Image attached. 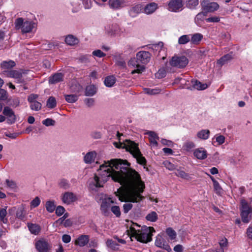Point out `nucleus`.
<instances>
[{
    "instance_id": "1",
    "label": "nucleus",
    "mask_w": 252,
    "mask_h": 252,
    "mask_svg": "<svg viewBox=\"0 0 252 252\" xmlns=\"http://www.w3.org/2000/svg\"><path fill=\"white\" fill-rule=\"evenodd\" d=\"M130 164L126 160L122 159H111L105 164L100 166L98 174L94 177V185L96 187H102L111 177L112 179L119 183L128 190L125 196L123 205V212L127 214L132 208L131 202H138L144 197L141 193L144 191L145 185L140 175L135 170L130 168Z\"/></svg>"
},
{
    "instance_id": "2",
    "label": "nucleus",
    "mask_w": 252,
    "mask_h": 252,
    "mask_svg": "<svg viewBox=\"0 0 252 252\" xmlns=\"http://www.w3.org/2000/svg\"><path fill=\"white\" fill-rule=\"evenodd\" d=\"M127 232L131 240L132 237H134L140 242L147 243L152 241V233L155 230L153 227L143 226L141 229H136L134 226H131Z\"/></svg>"
},
{
    "instance_id": "3",
    "label": "nucleus",
    "mask_w": 252,
    "mask_h": 252,
    "mask_svg": "<svg viewBox=\"0 0 252 252\" xmlns=\"http://www.w3.org/2000/svg\"><path fill=\"white\" fill-rule=\"evenodd\" d=\"M114 144L117 148H124L126 151L130 152L139 164L144 165L146 163V158L141 154L138 145L134 142L126 139L123 143L120 141L119 143L114 142Z\"/></svg>"
},
{
    "instance_id": "4",
    "label": "nucleus",
    "mask_w": 252,
    "mask_h": 252,
    "mask_svg": "<svg viewBox=\"0 0 252 252\" xmlns=\"http://www.w3.org/2000/svg\"><path fill=\"white\" fill-rule=\"evenodd\" d=\"M240 210L243 222L248 223L252 218V207L244 199H242L241 200Z\"/></svg>"
},
{
    "instance_id": "5",
    "label": "nucleus",
    "mask_w": 252,
    "mask_h": 252,
    "mask_svg": "<svg viewBox=\"0 0 252 252\" xmlns=\"http://www.w3.org/2000/svg\"><path fill=\"white\" fill-rule=\"evenodd\" d=\"M188 63L189 60L185 56H174L169 61V64L171 66L178 68L185 67Z\"/></svg>"
},
{
    "instance_id": "6",
    "label": "nucleus",
    "mask_w": 252,
    "mask_h": 252,
    "mask_svg": "<svg viewBox=\"0 0 252 252\" xmlns=\"http://www.w3.org/2000/svg\"><path fill=\"white\" fill-rule=\"evenodd\" d=\"M8 213L12 215L15 213L16 217L18 219L25 221V218H26V213L24 207L23 205H21L18 207H13L8 210Z\"/></svg>"
},
{
    "instance_id": "7",
    "label": "nucleus",
    "mask_w": 252,
    "mask_h": 252,
    "mask_svg": "<svg viewBox=\"0 0 252 252\" xmlns=\"http://www.w3.org/2000/svg\"><path fill=\"white\" fill-rule=\"evenodd\" d=\"M200 5L202 10L207 14L208 12H212L217 10L219 7V5L217 2H210L209 0H203L201 1Z\"/></svg>"
},
{
    "instance_id": "8",
    "label": "nucleus",
    "mask_w": 252,
    "mask_h": 252,
    "mask_svg": "<svg viewBox=\"0 0 252 252\" xmlns=\"http://www.w3.org/2000/svg\"><path fill=\"white\" fill-rule=\"evenodd\" d=\"M113 203L114 202L110 198H105L102 199L100 209L103 215L105 216H109L110 214V211L112 206L111 204Z\"/></svg>"
},
{
    "instance_id": "9",
    "label": "nucleus",
    "mask_w": 252,
    "mask_h": 252,
    "mask_svg": "<svg viewBox=\"0 0 252 252\" xmlns=\"http://www.w3.org/2000/svg\"><path fill=\"white\" fill-rule=\"evenodd\" d=\"M2 113L6 118V122L9 125L14 124L16 121V116L13 110L8 106L4 107Z\"/></svg>"
},
{
    "instance_id": "10",
    "label": "nucleus",
    "mask_w": 252,
    "mask_h": 252,
    "mask_svg": "<svg viewBox=\"0 0 252 252\" xmlns=\"http://www.w3.org/2000/svg\"><path fill=\"white\" fill-rule=\"evenodd\" d=\"M35 247L38 252H51L52 246L44 239L36 241Z\"/></svg>"
},
{
    "instance_id": "11",
    "label": "nucleus",
    "mask_w": 252,
    "mask_h": 252,
    "mask_svg": "<svg viewBox=\"0 0 252 252\" xmlns=\"http://www.w3.org/2000/svg\"><path fill=\"white\" fill-rule=\"evenodd\" d=\"M140 62L138 61L137 58H133L130 60L128 63L129 66H132L136 69L131 71V74L141 73L145 69V67L144 65L139 64Z\"/></svg>"
},
{
    "instance_id": "12",
    "label": "nucleus",
    "mask_w": 252,
    "mask_h": 252,
    "mask_svg": "<svg viewBox=\"0 0 252 252\" xmlns=\"http://www.w3.org/2000/svg\"><path fill=\"white\" fill-rule=\"evenodd\" d=\"M151 54L147 51H141L136 54V58L138 61L142 64H147L151 59Z\"/></svg>"
},
{
    "instance_id": "13",
    "label": "nucleus",
    "mask_w": 252,
    "mask_h": 252,
    "mask_svg": "<svg viewBox=\"0 0 252 252\" xmlns=\"http://www.w3.org/2000/svg\"><path fill=\"white\" fill-rule=\"evenodd\" d=\"M168 9L172 12H177L183 6L182 0H171L168 2Z\"/></svg>"
},
{
    "instance_id": "14",
    "label": "nucleus",
    "mask_w": 252,
    "mask_h": 252,
    "mask_svg": "<svg viewBox=\"0 0 252 252\" xmlns=\"http://www.w3.org/2000/svg\"><path fill=\"white\" fill-rule=\"evenodd\" d=\"M108 4L113 9H120L126 6V0H109Z\"/></svg>"
},
{
    "instance_id": "15",
    "label": "nucleus",
    "mask_w": 252,
    "mask_h": 252,
    "mask_svg": "<svg viewBox=\"0 0 252 252\" xmlns=\"http://www.w3.org/2000/svg\"><path fill=\"white\" fill-rule=\"evenodd\" d=\"M143 9V8L141 4L134 5L128 10L129 15L131 17L134 18L142 11Z\"/></svg>"
},
{
    "instance_id": "16",
    "label": "nucleus",
    "mask_w": 252,
    "mask_h": 252,
    "mask_svg": "<svg viewBox=\"0 0 252 252\" xmlns=\"http://www.w3.org/2000/svg\"><path fill=\"white\" fill-rule=\"evenodd\" d=\"M62 199L63 203L69 204L76 200V197L72 192H66L63 194Z\"/></svg>"
},
{
    "instance_id": "17",
    "label": "nucleus",
    "mask_w": 252,
    "mask_h": 252,
    "mask_svg": "<svg viewBox=\"0 0 252 252\" xmlns=\"http://www.w3.org/2000/svg\"><path fill=\"white\" fill-rule=\"evenodd\" d=\"M193 155L198 159H204L207 157L206 150L202 147L195 149Z\"/></svg>"
},
{
    "instance_id": "18",
    "label": "nucleus",
    "mask_w": 252,
    "mask_h": 252,
    "mask_svg": "<svg viewBox=\"0 0 252 252\" xmlns=\"http://www.w3.org/2000/svg\"><path fill=\"white\" fill-rule=\"evenodd\" d=\"M89 241V236L87 235L79 236L75 241V244L81 247L85 246Z\"/></svg>"
},
{
    "instance_id": "19",
    "label": "nucleus",
    "mask_w": 252,
    "mask_h": 252,
    "mask_svg": "<svg viewBox=\"0 0 252 252\" xmlns=\"http://www.w3.org/2000/svg\"><path fill=\"white\" fill-rule=\"evenodd\" d=\"M34 27L35 23L33 22L26 20L24 22L21 31L23 33L30 32Z\"/></svg>"
},
{
    "instance_id": "20",
    "label": "nucleus",
    "mask_w": 252,
    "mask_h": 252,
    "mask_svg": "<svg viewBox=\"0 0 252 252\" xmlns=\"http://www.w3.org/2000/svg\"><path fill=\"white\" fill-rule=\"evenodd\" d=\"M64 75L62 73H56L50 77L49 83L51 84H55L62 82L63 80Z\"/></svg>"
},
{
    "instance_id": "21",
    "label": "nucleus",
    "mask_w": 252,
    "mask_h": 252,
    "mask_svg": "<svg viewBox=\"0 0 252 252\" xmlns=\"http://www.w3.org/2000/svg\"><path fill=\"white\" fill-rule=\"evenodd\" d=\"M158 8V4L155 2H151L146 5L144 8V12L147 14H151Z\"/></svg>"
},
{
    "instance_id": "22",
    "label": "nucleus",
    "mask_w": 252,
    "mask_h": 252,
    "mask_svg": "<svg viewBox=\"0 0 252 252\" xmlns=\"http://www.w3.org/2000/svg\"><path fill=\"white\" fill-rule=\"evenodd\" d=\"M65 43L70 46L77 45L79 42V40L78 38L72 34H69L66 36L65 39Z\"/></svg>"
},
{
    "instance_id": "23",
    "label": "nucleus",
    "mask_w": 252,
    "mask_h": 252,
    "mask_svg": "<svg viewBox=\"0 0 252 252\" xmlns=\"http://www.w3.org/2000/svg\"><path fill=\"white\" fill-rule=\"evenodd\" d=\"M96 154L94 151L88 152L84 157V161L86 163H91L94 161Z\"/></svg>"
},
{
    "instance_id": "24",
    "label": "nucleus",
    "mask_w": 252,
    "mask_h": 252,
    "mask_svg": "<svg viewBox=\"0 0 252 252\" xmlns=\"http://www.w3.org/2000/svg\"><path fill=\"white\" fill-rule=\"evenodd\" d=\"M28 227L32 234L37 235L41 230L40 226L37 224L28 223Z\"/></svg>"
},
{
    "instance_id": "25",
    "label": "nucleus",
    "mask_w": 252,
    "mask_h": 252,
    "mask_svg": "<svg viewBox=\"0 0 252 252\" xmlns=\"http://www.w3.org/2000/svg\"><path fill=\"white\" fill-rule=\"evenodd\" d=\"M16 83L19 84L20 85L18 87H19L20 89L19 91H23L26 90L28 89L27 86L26 80L23 78V74L21 75V76H19V78H16L15 81Z\"/></svg>"
},
{
    "instance_id": "26",
    "label": "nucleus",
    "mask_w": 252,
    "mask_h": 252,
    "mask_svg": "<svg viewBox=\"0 0 252 252\" xmlns=\"http://www.w3.org/2000/svg\"><path fill=\"white\" fill-rule=\"evenodd\" d=\"M192 87L198 90H203L207 88V85L206 84H202L200 82L196 80H192L191 82Z\"/></svg>"
},
{
    "instance_id": "27",
    "label": "nucleus",
    "mask_w": 252,
    "mask_h": 252,
    "mask_svg": "<svg viewBox=\"0 0 252 252\" xmlns=\"http://www.w3.org/2000/svg\"><path fill=\"white\" fill-rule=\"evenodd\" d=\"M97 91V89L94 85H91L87 86L85 89V95L86 96H93L94 95Z\"/></svg>"
},
{
    "instance_id": "28",
    "label": "nucleus",
    "mask_w": 252,
    "mask_h": 252,
    "mask_svg": "<svg viewBox=\"0 0 252 252\" xmlns=\"http://www.w3.org/2000/svg\"><path fill=\"white\" fill-rule=\"evenodd\" d=\"M116 82V78L113 75L108 76L105 77L104 83L107 87H112Z\"/></svg>"
},
{
    "instance_id": "29",
    "label": "nucleus",
    "mask_w": 252,
    "mask_h": 252,
    "mask_svg": "<svg viewBox=\"0 0 252 252\" xmlns=\"http://www.w3.org/2000/svg\"><path fill=\"white\" fill-rule=\"evenodd\" d=\"M210 132L208 129H202L197 133L198 138L202 140H207L209 137Z\"/></svg>"
},
{
    "instance_id": "30",
    "label": "nucleus",
    "mask_w": 252,
    "mask_h": 252,
    "mask_svg": "<svg viewBox=\"0 0 252 252\" xmlns=\"http://www.w3.org/2000/svg\"><path fill=\"white\" fill-rule=\"evenodd\" d=\"M233 58L231 54H227L221 58H220L218 61L217 63L222 66V65L228 63V61H230Z\"/></svg>"
},
{
    "instance_id": "31",
    "label": "nucleus",
    "mask_w": 252,
    "mask_h": 252,
    "mask_svg": "<svg viewBox=\"0 0 252 252\" xmlns=\"http://www.w3.org/2000/svg\"><path fill=\"white\" fill-rule=\"evenodd\" d=\"M24 73L25 72L23 71L11 70L7 72V76L16 79V78H19V76H21V75Z\"/></svg>"
},
{
    "instance_id": "32",
    "label": "nucleus",
    "mask_w": 252,
    "mask_h": 252,
    "mask_svg": "<svg viewBox=\"0 0 252 252\" xmlns=\"http://www.w3.org/2000/svg\"><path fill=\"white\" fill-rule=\"evenodd\" d=\"M207 15V13L204 11L198 13L194 18V22L197 25H200V23L204 20V17Z\"/></svg>"
},
{
    "instance_id": "33",
    "label": "nucleus",
    "mask_w": 252,
    "mask_h": 252,
    "mask_svg": "<svg viewBox=\"0 0 252 252\" xmlns=\"http://www.w3.org/2000/svg\"><path fill=\"white\" fill-rule=\"evenodd\" d=\"M175 174L177 176L186 180H189L190 178L189 175L181 169H177L175 172Z\"/></svg>"
},
{
    "instance_id": "34",
    "label": "nucleus",
    "mask_w": 252,
    "mask_h": 252,
    "mask_svg": "<svg viewBox=\"0 0 252 252\" xmlns=\"http://www.w3.org/2000/svg\"><path fill=\"white\" fill-rule=\"evenodd\" d=\"M203 38V35L199 33H196L191 35V42L193 44H198Z\"/></svg>"
},
{
    "instance_id": "35",
    "label": "nucleus",
    "mask_w": 252,
    "mask_h": 252,
    "mask_svg": "<svg viewBox=\"0 0 252 252\" xmlns=\"http://www.w3.org/2000/svg\"><path fill=\"white\" fill-rule=\"evenodd\" d=\"M161 90L158 88L155 89L151 88H144V92L149 95H155L159 94L161 92Z\"/></svg>"
},
{
    "instance_id": "36",
    "label": "nucleus",
    "mask_w": 252,
    "mask_h": 252,
    "mask_svg": "<svg viewBox=\"0 0 252 252\" xmlns=\"http://www.w3.org/2000/svg\"><path fill=\"white\" fill-rule=\"evenodd\" d=\"M57 102L55 98L50 96L47 101L46 106L50 109H53L56 106Z\"/></svg>"
},
{
    "instance_id": "37",
    "label": "nucleus",
    "mask_w": 252,
    "mask_h": 252,
    "mask_svg": "<svg viewBox=\"0 0 252 252\" xmlns=\"http://www.w3.org/2000/svg\"><path fill=\"white\" fill-rule=\"evenodd\" d=\"M65 100L70 103L75 102L78 99V96L76 94H65Z\"/></svg>"
},
{
    "instance_id": "38",
    "label": "nucleus",
    "mask_w": 252,
    "mask_h": 252,
    "mask_svg": "<svg viewBox=\"0 0 252 252\" xmlns=\"http://www.w3.org/2000/svg\"><path fill=\"white\" fill-rule=\"evenodd\" d=\"M15 65V63L14 61H3L1 63V67L3 69H10Z\"/></svg>"
},
{
    "instance_id": "39",
    "label": "nucleus",
    "mask_w": 252,
    "mask_h": 252,
    "mask_svg": "<svg viewBox=\"0 0 252 252\" xmlns=\"http://www.w3.org/2000/svg\"><path fill=\"white\" fill-rule=\"evenodd\" d=\"M158 216L156 212L153 211L149 213L146 217V219L151 222H155L157 220Z\"/></svg>"
},
{
    "instance_id": "40",
    "label": "nucleus",
    "mask_w": 252,
    "mask_h": 252,
    "mask_svg": "<svg viewBox=\"0 0 252 252\" xmlns=\"http://www.w3.org/2000/svg\"><path fill=\"white\" fill-rule=\"evenodd\" d=\"M166 242L163 238L159 235H158L155 241V245L159 248H162Z\"/></svg>"
},
{
    "instance_id": "41",
    "label": "nucleus",
    "mask_w": 252,
    "mask_h": 252,
    "mask_svg": "<svg viewBox=\"0 0 252 252\" xmlns=\"http://www.w3.org/2000/svg\"><path fill=\"white\" fill-rule=\"evenodd\" d=\"M45 207L47 211L49 213L54 211L56 207L55 202L53 201H48L46 202Z\"/></svg>"
},
{
    "instance_id": "42",
    "label": "nucleus",
    "mask_w": 252,
    "mask_h": 252,
    "mask_svg": "<svg viewBox=\"0 0 252 252\" xmlns=\"http://www.w3.org/2000/svg\"><path fill=\"white\" fill-rule=\"evenodd\" d=\"M90 58L91 55H82L78 58V60L79 63L87 64L90 62Z\"/></svg>"
},
{
    "instance_id": "43",
    "label": "nucleus",
    "mask_w": 252,
    "mask_h": 252,
    "mask_svg": "<svg viewBox=\"0 0 252 252\" xmlns=\"http://www.w3.org/2000/svg\"><path fill=\"white\" fill-rule=\"evenodd\" d=\"M166 233L171 240H174L177 236V233L171 227H168L166 229Z\"/></svg>"
},
{
    "instance_id": "44",
    "label": "nucleus",
    "mask_w": 252,
    "mask_h": 252,
    "mask_svg": "<svg viewBox=\"0 0 252 252\" xmlns=\"http://www.w3.org/2000/svg\"><path fill=\"white\" fill-rule=\"evenodd\" d=\"M189 35H183L180 36L178 39V43L179 44H186L190 41Z\"/></svg>"
},
{
    "instance_id": "45",
    "label": "nucleus",
    "mask_w": 252,
    "mask_h": 252,
    "mask_svg": "<svg viewBox=\"0 0 252 252\" xmlns=\"http://www.w3.org/2000/svg\"><path fill=\"white\" fill-rule=\"evenodd\" d=\"M41 107L42 104L37 101L30 103V108L32 110L39 111L41 109Z\"/></svg>"
},
{
    "instance_id": "46",
    "label": "nucleus",
    "mask_w": 252,
    "mask_h": 252,
    "mask_svg": "<svg viewBox=\"0 0 252 252\" xmlns=\"http://www.w3.org/2000/svg\"><path fill=\"white\" fill-rule=\"evenodd\" d=\"M24 22V19L22 18H18L16 19L14 22L15 29L16 30H22Z\"/></svg>"
},
{
    "instance_id": "47",
    "label": "nucleus",
    "mask_w": 252,
    "mask_h": 252,
    "mask_svg": "<svg viewBox=\"0 0 252 252\" xmlns=\"http://www.w3.org/2000/svg\"><path fill=\"white\" fill-rule=\"evenodd\" d=\"M70 89L71 91L75 93H80L83 90V87L81 86L79 83H75L74 84H72L70 87Z\"/></svg>"
},
{
    "instance_id": "48",
    "label": "nucleus",
    "mask_w": 252,
    "mask_h": 252,
    "mask_svg": "<svg viewBox=\"0 0 252 252\" xmlns=\"http://www.w3.org/2000/svg\"><path fill=\"white\" fill-rule=\"evenodd\" d=\"M198 3V0H189L187 3V6L190 9H195Z\"/></svg>"
},
{
    "instance_id": "49",
    "label": "nucleus",
    "mask_w": 252,
    "mask_h": 252,
    "mask_svg": "<svg viewBox=\"0 0 252 252\" xmlns=\"http://www.w3.org/2000/svg\"><path fill=\"white\" fill-rule=\"evenodd\" d=\"M213 187L216 194L221 195L223 193V189L218 182L214 184Z\"/></svg>"
},
{
    "instance_id": "50",
    "label": "nucleus",
    "mask_w": 252,
    "mask_h": 252,
    "mask_svg": "<svg viewBox=\"0 0 252 252\" xmlns=\"http://www.w3.org/2000/svg\"><path fill=\"white\" fill-rule=\"evenodd\" d=\"M59 185L60 188L64 189H68L70 186L68 181L64 179L60 180L59 183Z\"/></svg>"
},
{
    "instance_id": "51",
    "label": "nucleus",
    "mask_w": 252,
    "mask_h": 252,
    "mask_svg": "<svg viewBox=\"0 0 252 252\" xmlns=\"http://www.w3.org/2000/svg\"><path fill=\"white\" fill-rule=\"evenodd\" d=\"M215 139L216 142L218 143V145H220L223 144L225 142V137L220 134H216L215 136Z\"/></svg>"
},
{
    "instance_id": "52",
    "label": "nucleus",
    "mask_w": 252,
    "mask_h": 252,
    "mask_svg": "<svg viewBox=\"0 0 252 252\" xmlns=\"http://www.w3.org/2000/svg\"><path fill=\"white\" fill-rule=\"evenodd\" d=\"M42 124L46 126H54L56 122L51 118H47L42 121Z\"/></svg>"
},
{
    "instance_id": "53",
    "label": "nucleus",
    "mask_w": 252,
    "mask_h": 252,
    "mask_svg": "<svg viewBox=\"0 0 252 252\" xmlns=\"http://www.w3.org/2000/svg\"><path fill=\"white\" fill-rule=\"evenodd\" d=\"M107 246L115 250L118 248V246H119L115 242L113 241L112 239H108L106 242Z\"/></svg>"
},
{
    "instance_id": "54",
    "label": "nucleus",
    "mask_w": 252,
    "mask_h": 252,
    "mask_svg": "<svg viewBox=\"0 0 252 252\" xmlns=\"http://www.w3.org/2000/svg\"><path fill=\"white\" fill-rule=\"evenodd\" d=\"M183 147L186 151H189L195 147V144L192 141H187L184 144Z\"/></svg>"
},
{
    "instance_id": "55",
    "label": "nucleus",
    "mask_w": 252,
    "mask_h": 252,
    "mask_svg": "<svg viewBox=\"0 0 252 252\" xmlns=\"http://www.w3.org/2000/svg\"><path fill=\"white\" fill-rule=\"evenodd\" d=\"M111 211L117 217L121 216L120 209L118 206H112Z\"/></svg>"
},
{
    "instance_id": "56",
    "label": "nucleus",
    "mask_w": 252,
    "mask_h": 252,
    "mask_svg": "<svg viewBox=\"0 0 252 252\" xmlns=\"http://www.w3.org/2000/svg\"><path fill=\"white\" fill-rule=\"evenodd\" d=\"M92 55L99 58L104 57L106 56V54L102 52L100 50H96L94 51L92 53Z\"/></svg>"
},
{
    "instance_id": "57",
    "label": "nucleus",
    "mask_w": 252,
    "mask_h": 252,
    "mask_svg": "<svg viewBox=\"0 0 252 252\" xmlns=\"http://www.w3.org/2000/svg\"><path fill=\"white\" fill-rule=\"evenodd\" d=\"M166 76V71L163 69H159L156 73V77L158 78H162Z\"/></svg>"
},
{
    "instance_id": "58",
    "label": "nucleus",
    "mask_w": 252,
    "mask_h": 252,
    "mask_svg": "<svg viewBox=\"0 0 252 252\" xmlns=\"http://www.w3.org/2000/svg\"><path fill=\"white\" fill-rule=\"evenodd\" d=\"M65 211V209L62 206H58L56 209V214L58 216L62 215Z\"/></svg>"
},
{
    "instance_id": "59",
    "label": "nucleus",
    "mask_w": 252,
    "mask_h": 252,
    "mask_svg": "<svg viewBox=\"0 0 252 252\" xmlns=\"http://www.w3.org/2000/svg\"><path fill=\"white\" fill-rule=\"evenodd\" d=\"M84 102L88 107H91L94 105V100L93 98H86Z\"/></svg>"
},
{
    "instance_id": "60",
    "label": "nucleus",
    "mask_w": 252,
    "mask_h": 252,
    "mask_svg": "<svg viewBox=\"0 0 252 252\" xmlns=\"http://www.w3.org/2000/svg\"><path fill=\"white\" fill-rule=\"evenodd\" d=\"M5 182L8 187L12 189L16 188V185L15 182H14L13 181L6 179Z\"/></svg>"
},
{
    "instance_id": "61",
    "label": "nucleus",
    "mask_w": 252,
    "mask_h": 252,
    "mask_svg": "<svg viewBox=\"0 0 252 252\" xmlns=\"http://www.w3.org/2000/svg\"><path fill=\"white\" fill-rule=\"evenodd\" d=\"M40 203V200L38 197H36L32 201L31 205L33 207H37Z\"/></svg>"
},
{
    "instance_id": "62",
    "label": "nucleus",
    "mask_w": 252,
    "mask_h": 252,
    "mask_svg": "<svg viewBox=\"0 0 252 252\" xmlns=\"http://www.w3.org/2000/svg\"><path fill=\"white\" fill-rule=\"evenodd\" d=\"M101 133L99 131H94L91 133V136L94 139H100L101 137Z\"/></svg>"
},
{
    "instance_id": "63",
    "label": "nucleus",
    "mask_w": 252,
    "mask_h": 252,
    "mask_svg": "<svg viewBox=\"0 0 252 252\" xmlns=\"http://www.w3.org/2000/svg\"><path fill=\"white\" fill-rule=\"evenodd\" d=\"M9 103L11 106L16 107L19 106L20 101L18 98H14L12 100H9Z\"/></svg>"
},
{
    "instance_id": "64",
    "label": "nucleus",
    "mask_w": 252,
    "mask_h": 252,
    "mask_svg": "<svg viewBox=\"0 0 252 252\" xmlns=\"http://www.w3.org/2000/svg\"><path fill=\"white\" fill-rule=\"evenodd\" d=\"M38 96L37 94H31L28 96V100L30 103L33 101H36V99L38 98Z\"/></svg>"
}]
</instances>
